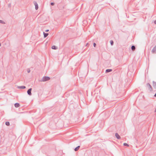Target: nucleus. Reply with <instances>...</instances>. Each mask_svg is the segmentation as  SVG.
I'll use <instances>...</instances> for the list:
<instances>
[{
	"mask_svg": "<svg viewBox=\"0 0 156 156\" xmlns=\"http://www.w3.org/2000/svg\"><path fill=\"white\" fill-rule=\"evenodd\" d=\"M50 78L49 77L45 76L43 77L41 80L40 81L41 82H45L48 81L50 80Z\"/></svg>",
	"mask_w": 156,
	"mask_h": 156,
	"instance_id": "f257e3e1",
	"label": "nucleus"
},
{
	"mask_svg": "<svg viewBox=\"0 0 156 156\" xmlns=\"http://www.w3.org/2000/svg\"><path fill=\"white\" fill-rule=\"evenodd\" d=\"M146 86L148 88V90L151 91L152 90V88L151 85L149 83H147L146 84Z\"/></svg>",
	"mask_w": 156,
	"mask_h": 156,
	"instance_id": "f03ea898",
	"label": "nucleus"
},
{
	"mask_svg": "<svg viewBox=\"0 0 156 156\" xmlns=\"http://www.w3.org/2000/svg\"><path fill=\"white\" fill-rule=\"evenodd\" d=\"M34 3L35 6V9L36 10H37L38 9V6L37 3L36 1H34Z\"/></svg>",
	"mask_w": 156,
	"mask_h": 156,
	"instance_id": "7ed1b4c3",
	"label": "nucleus"
},
{
	"mask_svg": "<svg viewBox=\"0 0 156 156\" xmlns=\"http://www.w3.org/2000/svg\"><path fill=\"white\" fill-rule=\"evenodd\" d=\"M32 90V88H30L27 91V93L30 96L32 95V93H31Z\"/></svg>",
	"mask_w": 156,
	"mask_h": 156,
	"instance_id": "20e7f679",
	"label": "nucleus"
},
{
	"mask_svg": "<svg viewBox=\"0 0 156 156\" xmlns=\"http://www.w3.org/2000/svg\"><path fill=\"white\" fill-rule=\"evenodd\" d=\"M151 52L153 54L156 53V45L153 48Z\"/></svg>",
	"mask_w": 156,
	"mask_h": 156,
	"instance_id": "39448f33",
	"label": "nucleus"
},
{
	"mask_svg": "<svg viewBox=\"0 0 156 156\" xmlns=\"http://www.w3.org/2000/svg\"><path fill=\"white\" fill-rule=\"evenodd\" d=\"M115 136L116 138L118 139H120L121 138V137L117 133H115Z\"/></svg>",
	"mask_w": 156,
	"mask_h": 156,
	"instance_id": "423d86ee",
	"label": "nucleus"
},
{
	"mask_svg": "<svg viewBox=\"0 0 156 156\" xmlns=\"http://www.w3.org/2000/svg\"><path fill=\"white\" fill-rule=\"evenodd\" d=\"M153 86L156 89V82L154 81H153Z\"/></svg>",
	"mask_w": 156,
	"mask_h": 156,
	"instance_id": "0eeeda50",
	"label": "nucleus"
},
{
	"mask_svg": "<svg viewBox=\"0 0 156 156\" xmlns=\"http://www.w3.org/2000/svg\"><path fill=\"white\" fill-rule=\"evenodd\" d=\"M14 106L15 107L18 108L20 106V105L19 103H16L14 104Z\"/></svg>",
	"mask_w": 156,
	"mask_h": 156,
	"instance_id": "6e6552de",
	"label": "nucleus"
},
{
	"mask_svg": "<svg viewBox=\"0 0 156 156\" xmlns=\"http://www.w3.org/2000/svg\"><path fill=\"white\" fill-rule=\"evenodd\" d=\"M18 88L19 89H24L26 88V87L24 86H18Z\"/></svg>",
	"mask_w": 156,
	"mask_h": 156,
	"instance_id": "1a4fd4ad",
	"label": "nucleus"
},
{
	"mask_svg": "<svg viewBox=\"0 0 156 156\" xmlns=\"http://www.w3.org/2000/svg\"><path fill=\"white\" fill-rule=\"evenodd\" d=\"M112 71V69H106V70H105V73H109V72H110L111 71Z\"/></svg>",
	"mask_w": 156,
	"mask_h": 156,
	"instance_id": "9d476101",
	"label": "nucleus"
},
{
	"mask_svg": "<svg viewBox=\"0 0 156 156\" xmlns=\"http://www.w3.org/2000/svg\"><path fill=\"white\" fill-rule=\"evenodd\" d=\"M43 34H44V37L45 38L48 35V33H46L44 32H43Z\"/></svg>",
	"mask_w": 156,
	"mask_h": 156,
	"instance_id": "9b49d317",
	"label": "nucleus"
},
{
	"mask_svg": "<svg viewBox=\"0 0 156 156\" xmlns=\"http://www.w3.org/2000/svg\"><path fill=\"white\" fill-rule=\"evenodd\" d=\"M80 147V146H77V147H76L75 149H74V150L75 151H77L79 149Z\"/></svg>",
	"mask_w": 156,
	"mask_h": 156,
	"instance_id": "f8f14e48",
	"label": "nucleus"
},
{
	"mask_svg": "<svg viewBox=\"0 0 156 156\" xmlns=\"http://www.w3.org/2000/svg\"><path fill=\"white\" fill-rule=\"evenodd\" d=\"M135 47L134 45H132L131 47V49L133 51H134L135 50Z\"/></svg>",
	"mask_w": 156,
	"mask_h": 156,
	"instance_id": "ddd939ff",
	"label": "nucleus"
},
{
	"mask_svg": "<svg viewBox=\"0 0 156 156\" xmlns=\"http://www.w3.org/2000/svg\"><path fill=\"white\" fill-rule=\"evenodd\" d=\"M51 48L53 49L56 50L57 49V47L53 45L52 47Z\"/></svg>",
	"mask_w": 156,
	"mask_h": 156,
	"instance_id": "4468645a",
	"label": "nucleus"
},
{
	"mask_svg": "<svg viewBox=\"0 0 156 156\" xmlns=\"http://www.w3.org/2000/svg\"><path fill=\"white\" fill-rule=\"evenodd\" d=\"M5 125L7 126H9L10 125V123L9 122H5Z\"/></svg>",
	"mask_w": 156,
	"mask_h": 156,
	"instance_id": "2eb2a0df",
	"label": "nucleus"
},
{
	"mask_svg": "<svg viewBox=\"0 0 156 156\" xmlns=\"http://www.w3.org/2000/svg\"><path fill=\"white\" fill-rule=\"evenodd\" d=\"M0 23L3 24H5V23L2 20H0Z\"/></svg>",
	"mask_w": 156,
	"mask_h": 156,
	"instance_id": "dca6fc26",
	"label": "nucleus"
},
{
	"mask_svg": "<svg viewBox=\"0 0 156 156\" xmlns=\"http://www.w3.org/2000/svg\"><path fill=\"white\" fill-rule=\"evenodd\" d=\"M110 43L112 45L113 44L114 42H113V41L112 40L110 41Z\"/></svg>",
	"mask_w": 156,
	"mask_h": 156,
	"instance_id": "f3484780",
	"label": "nucleus"
},
{
	"mask_svg": "<svg viewBox=\"0 0 156 156\" xmlns=\"http://www.w3.org/2000/svg\"><path fill=\"white\" fill-rule=\"evenodd\" d=\"M123 145L124 146H127V147L129 146V145L127 144L126 143H124Z\"/></svg>",
	"mask_w": 156,
	"mask_h": 156,
	"instance_id": "a211bd4d",
	"label": "nucleus"
},
{
	"mask_svg": "<svg viewBox=\"0 0 156 156\" xmlns=\"http://www.w3.org/2000/svg\"><path fill=\"white\" fill-rule=\"evenodd\" d=\"M30 70L29 69H27V72L28 73H30Z\"/></svg>",
	"mask_w": 156,
	"mask_h": 156,
	"instance_id": "6ab92c4d",
	"label": "nucleus"
},
{
	"mask_svg": "<svg viewBox=\"0 0 156 156\" xmlns=\"http://www.w3.org/2000/svg\"><path fill=\"white\" fill-rule=\"evenodd\" d=\"M54 4H55L54 3V2H51V5L52 6L54 5Z\"/></svg>",
	"mask_w": 156,
	"mask_h": 156,
	"instance_id": "aec40b11",
	"label": "nucleus"
},
{
	"mask_svg": "<svg viewBox=\"0 0 156 156\" xmlns=\"http://www.w3.org/2000/svg\"><path fill=\"white\" fill-rule=\"evenodd\" d=\"M96 46V44L95 43H94V46L95 47Z\"/></svg>",
	"mask_w": 156,
	"mask_h": 156,
	"instance_id": "412c9836",
	"label": "nucleus"
},
{
	"mask_svg": "<svg viewBox=\"0 0 156 156\" xmlns=\"http://www.w3.org/2000/svg\"><path fill=\"white\" fill-rule=\"evenodd\" d=\"M49 31V30H45V31L46 32H48Z\"/></svg>",
	"mask_w": 156,
	"mask_h": 156,
	"instance_id": "4be33fe9",
	"label": "nucleus"
},
{
	"mask_svg": "<svg viewBox=\"0 0 156 156\" xmlns=\"http://www.w3.org/2000/svg\"><path fill=\"white\" fill-rule=\"evenodd\" d=\"M154 23L156 24V20L154 21Z\"/></svg>",
	"mask_w": 156,
	"mask_h": 156,
	"instance_id": "5701e85b",
	"label": "nucleus"
}]
</instances>
